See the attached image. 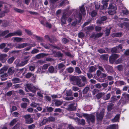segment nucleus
Returning <instances> with one entry per match:
<instances>
[{
	"mask_svg": "<svg viewBox=\"0 0 129 129\" xmlns=\"http://www.w3.org/2000/svg\"><path fill=\"white\" fill-rule=\"evenodd\" d=\"M71 80L72 81V84L77 85L79 87H82L85 85V83H82L81 80L79 78L73 77L71 78Z\"/></svg>",
	"mask_w": 129,
	"mask_h": 129,
	"instance_id": "obj_1",
	"label": "nucleus"
},
{
	"mask_svg": "<svg viewBox=\"0 0 129 129\" xmlns=\"http://www.w3.org/2000/svg\"><path fill=\"white\" fill-rule=\"evenodd\" d=\"M83 116L87 119L88 122H94L95 121V116L92 114L88 115L87 114H83Z\"/></svg>",
	"mask_w": 129,
	"mask_h": 129,
	"instance_id": "obj_2",
	"label": "nucleus"
},
{
	"mask_svg": "<svg viewBox=\"0 0 129 129\" xmlns=\"http://www.w3.org/2000/svg\"><path fill=\"white\" fill-rule=\"evenodd\" d=\"M22 35V32L20 30H18L13 33H10L5 36V38H7L9 37L18 35L19 36H21Z\"/></svg>",
	"mask_w": 129,
	"mask_h": 129,
	"instance_id": "obj_3",
	"label": "nucleus"
},
{
	"mask_svg": "<svg viewBox=\"0 0 129 129\" xmlns=\"http://www.w3.org/2000/svg\"><path fill=\"white\" fill-rule=\"evenodd\" d=\"M27 88L32 92L35 93L36 90H38V87H35L33 85L30 84H28L26 85Z\"/></svg>",
	"mask_w": 129,
	"mask_h": 129,
	"instance_id": "obj_4",
	"label": "nucleus"
},
{
	"mask_svg": "<svg viewBox=\"0 0 129 129\" xmlns=\"http://www.w3.org/2000/svg\"><path fill=\"white\" fill-rule=\"evenodd\" d=\"M80 12L81 13V14L79 11V14L78 15V18L79 19V20H81L82 18V15H85V10L84 6H82L80 7Z\"/></svg>",
	"mask_w": 129,
	"mask_h": 129,
	"instance_id": "obj_5",
	"label": "nucleus"
},
{
	"mask_svg": "<svg viewBox=\"0 0 129 129\" xmlns=\"http://www.w3.org/2000/svg\"><path fill=\"white\" fill-rule=\"evenodd\" d=\"M24 117L25 119V122L26 123L30 124L33 122V119L31 117V116L30 115H24Z\"/></svg>",
	"mask_w": 129,
	"mask_h": 129,
	"instance_id": "obj_6",
	"label": "nucleus"
},
{
	"mask_svg": "<svg viewBox=\"0 0 129 129\" xmlns=\"http://www.w3.org/2000/svg\"><path fill=\"white\" fill-rule=\"evenodd\" d=\"M104 111L105 110L103 109L100 113H98L97 112L96 113V117L97 120L101 121L102 120L104 115Z\"/></svg>",
	"mask_w": 129,
	"mask_h": 129,
	"instance_id": "obj_7",
	"label": "nucleus"
},
{
	"mask_svg": "<svg viewBox=\"0 0 129 129\" xmlns=\"http://www.w3.org/2000/svg\"><path fill=\"white\" fill-rule=\"evenodd\" d=\"M122 45H120L118 46L113 48L112 50V52L113 53H118L120 51H122Z\"/></svg>",
	"mask_w": 129,
	"mask_h": 129,
	"instance_id": "obj_8",
	"label": "nucleus"
},
{
	"mask_svg": "<svg viewBox=\"0 0 129 129\" xmlns=\"http://www.w3.org/2000/svg\"><path fill=\"white\" fill-rule=\"evenodd\" d=\"M68 21L69 23L71 21H72L71 25L73 26H75L77 22V19L75 18L74 16V18H73V16H71L68 19Z\"/></svg>",
	"mask_w": 129,
	"mask_h": 129,
	"instance_id": "obj_9",
	"label": "nucleus"
},
{
	"mask_svg": "<svg viewBox=\"0 0 129 129\" xmlns=\"http://www.w3.org/2000/svg\"><path fill=\"white\" fill-rule=\"evenodd\" d=\"M7 54H1L0 55V61L3 63L5 62L7 60Z\"/></svg>",
	"mask_w": 129,
	"mask_h": 129,
	"instance_id": "obj_10",
	"label": "nucleus"
},
{
	"mask_svg": "<svg viewBox=\"0 0 129 129\" xmlns=\"http://www.w3.org/2000/svg\"><path fill=\"white\" fill-rule=\"evenodd\" d=\"M104 67L108 73H112L113 71L112 68L111 66L106 64L104 66Z\"/></svg>",
	"mask_w": 129,
	"mask_h": 129,
	"instance_id": "obj_11",
	"label": "nucleus"
},
{
	"mask_svg": "<svg viewBox=\"0 0 129 129\" xmlns=\"http://www.w3.org/2000/svg\"><path fill=\"white\" fill-rule=\"evenodd\" d=\"M68 17V16L65 13L63 14L62 17L61 18V21L63 23H66V20Z\"/></svg>",
	"mask_w": 129,
	"mask_h": 129,
	"instance_id": "obj_12",
	"label": "nucleus"
},
{
	"mask_svg": "<svg viewBox=\"0 0 129 129\" xmlns=\"http://www.w3.org/2000/svg\"><path fill=\"white\" fill-rule=\"evenodd\" d=\"M13 41L14 42H22L23 39L22 38L16 37L12 38Z\"/></svg>",
	"mask_w": 129,
	"mask_h": 129,
	"instance_id": "obj_13",
	"label": "nucleus"
},
{
	"mask_svg": "<svg viewBox=\"0 0 129 129\" xmlns=\"http://www.w3.org/2000/svg\"><path fill=\"white\" fill-rule=\"evenodd\" d=\"M28 45V44L26 43H23L18 44L16 46V47L18 48H24Z\"/></svg>",
	"mask_w": 129,
	"mask_h": 129,
	"instance_id": "obj_14",
	"label": "nucleus"
},
{
	"mask_svg": "<svg viewBox=\"0 0 129 129\" xmlns=\"http://www.w3.org/2000/svg\"><path fill=\"white\" fill-rule=\"evenodd\" d=\"M106 19V17L105 16L102 17L101 18L100 20H98L97 21L96 23L101 24L103 23V21L105 20Z\"/></svg>",
	"mask_w": 129,
	"mask_h": 129,
	"instance_id": "obj_15",
	"label": "nucleus"
},
{
	"mask_svg": "<svg viewBox=\"0 0 129 129\" xmlns=\"http://www.w3.org/2000/svg\"><path fill=\"white\" fill-rule=\"evenodd\" d=\"M8 68V66H5L1 68L0 70V74H2L6 71Z\"/></svg>",
	"mask_w": 129,
	"mask_h": 129,
	"instance_id": "obj_16",
	"label": "nucleus"
},
{
	"mask_svg": "<svg viewBox=\"0 0 129 129\" xmlns=\"http://www.w3.org/2000/svg\"><path fill=\"white\" fill-rule=\"evenodd\" d=\"M118 128L117 124H113L108 126L107 129H116Z\"/></svg>",
	"mask_w": 129,
	"mask_h": 129,
	"instance_id": "obj_17",
	"label": "nucleus"
},
{
	"mask_svg": "<svg viewBox=\"0 0 129 129\" xmlns=\"http://www.w3.org/2000/svg\"><path fill=\"white\" fill-rule=\"evenodd\" d=\"M28 61V60H26L24 61H22L20 63L16 64V67H17L18 66H23L26 64L27 63Z\"/></svg>",
	"mask_w": 129,
	"mask_h": 129,
	"instance_id": "obj_18",
	"label": "nucleus"
},
{
	"mask_svg": "<svg viewBox=\"0 0 129 129\" xmlns=\"http://www.w3.org/2000/svg\"><path fill=\"white\" fill-rule=\"evenodd\" d=\"M54 101L55 105L57 106L61 105L62 103V101L59 100H55Z\"/></svg>",
	"mask_w": 129,
	"mask_h": 129,
	"instance_id": "obj_19",
	"label": "nucleus"
},
{
	"mask_svg": "<svg viewBox=\"0 0 129 129\" xmlns=\"http://www.w3.org/2000/svg\"><path fill=\"white\" fill-rule=\"evenodd\" d=\"M46 56V54L42 53L38 54V55H36V57L37 58L39 59Z\"/></svg>",
	"mask_w": 129,
	"mask_h": 129,
	"instance_id": "obj_20",
	"label": "nucleus"
},
{
	"mask_svg": "<svg viewBox=\"0 0 129 129\" xmlns=\"http://www.w3.org/2000/svg\"><path fill=\"white\" fill-rule=\"evenodd\" d=\"M119 115H117L112 120V121L113 122L118 121L119 120Z\"/></svg>",
	"mask_w": 129,
	"mask_h": 129,
	"instance_id": "obj_21",
	"label": "nucleus"
},
{
	"mask_svg": "<svg viewBox=\"0 0 129 129\" xmlns=\"http://www.w3.org/2000/svg\"><path fill=\"white\" fill-rule=\"evenodd\" d=\"M96 69V68L95 67L91 66L89 68V71L90 72H92L95 71Z\"/></svg>",
	"mask_w": 129,
	"mask_h": 129,
	"instance_id": "obj_22",
	"label": "nucleus"
},
{
	"mask_svg": "<svg viewBox=\"0 0 129 129\" xmlns=\"http://www.w3.org/2000/svg\"><path fill=\"white\" fill-rule=\"evenodd\" d=\"M12 82L14 83H18L20 81V80L18 78H15L12 80Z\"/></svg>",
	"mask_w": 129,
	"mask_h": 129,
	"instance_id": "obj_23",
	"label": "nucleus"
},
{
	"mask_svg": "<svg viewBox=\"0 0 129 129\" xmlns=\"http://www.w3.org/2000/svg\"><path fill=\"white\" fill-rule=\"evenodd\" d=\"M104 94V93L100 92L97 94L96 95V96L98 99H99L101 98Z\"/></svg>",
	"mask_w": 129,
	"mask_h": 129,
	"instance_id": "obj_24",
	"label": "nucleus"
},
{
	"mask_svg": "<svg viewBox=\"0 0 129 129\" xmlns=\"http://www.w3.org/2000/svg\"><path fill=\"white\" fill-rule=\"evenodd\" d=\"M122 34L121 33H114L112 34V36L114 37H120L122 36Z\"/></svg>",
	"mask_w": 129,
	"mask_h": 129,
	"instance_id": "obj_25",
	"label": "nucleus"
},
{
	"mask_svg": "<svg viewBox=\"0 0 129 129\" xmlns=\"http://www.w3.org/2000/svg\"><path fill=\"white\" fill-rule=\"evenodd\" d=\"M14 72V69L13 68H9L8 70V73L9 75H12Z\"/></svg>",
	"mask_w": 129,
	"mask_h": 129,
	"instance_id": "obj_26",
	"label": "nucleus"
},
{
	"mask_svg": "<svg viewBox=\"0 0 129 129\" xmlns=\"http://www.w3.org/2000/svg\"><path fill=\"white\" fill-rule=\"evenodd\" d=\"M9 11V10L8 9H6L4 11L2 12V14L0 15V17H2L4 16V14L7 13Z\"/></svg>",
	"mask_w": 129,
	"mask_h": 129,
	"instance_id": "obj_27",
	"label": "nucleus"
},
{
	"mask_svg": "<svg viewBox=\"0 0 129 129\" xmlns=\"http://www.w3.org/2000/svg\"><path fill=\"white\" fill-rule=\"evenodd\" d=\"M72 92L71 90L69 89L66 91V95L67 96H70L71 95Z\"/></svg>",
	"mask_w": 129,
	"mask_h": 129,
	"instance_id": "obj_28",
	"label": "nucleus"
},
{
	"mask_svg": "<svg viewBox=\"0 0 129 129\" xmlns=\"http://www.w3.org/2000/svg\"><path fill=\"white\" fill-rule=\"evenodd\" d=\"M50 65V64H44L42 67V70H46L47 69L48 67Z\"/></svg>",
	"mask_w": 129,
	"mask_h": 129,
	"instance_id": "obj_29",
	"label": "nucleus"
},
{
	"mask_svg": "<svg viewBox=\"0 0 129 129\" xmlns=\"http://www.w3.org/2000/svg\"><path fill=\"white\" fill-rule=\"evenodd\" d=\"M48 122V121L47 118H44L41 123V125H42L46 124Z\"/></svg>",
	"mask_w": 129,
	"mask_h": 129,
	"instance_id": "obj_30",
	"label": "nucleus"
},
{
	"mask_svg": "<svg viewBox=\"0 0 129 129\" xmlns=\"http://www.w3.org/2000/svg\"><path fill=\"white\" fill-rule=\"evenodd\" d=\"M54 68L52 66L50 67L48 69L49 72L50 73H53L54 72Z\"/></svg>",
	"mask_w": 129,
	"mask_h": 129,
	"instance_id": "obj_31",
	"label": "nucleus"
},
{
	"mask_svg": "<svg viewBox=\"0 0 129 129\" xmlns=\"http://www.w3.org/2000/svg\"><path fill=\"white\" fill-rule=\"evenodd\" d=\"M116 13V11L115 10H110L108 11V14L110 15H112L115 14Z\"/></svg>",
	"mask_w": 129,
	"mask_h": 129,
	"instance_id": "obj_32",
	"label": "nucleus"
},
{
	"mask_svg": "<svg viewBox=\"0 0 129 129\" xmlns=\"http://www.w3.org/2000/svg\"><path fill=\"white\" fill-rule=\"evenodd\" d=\"M14 59V57H12L8 59L7 61L8 63L10 64L11 63L13 62Z\"/></svg>",
	"mask_w": 129,
	"mask_h": 129,
	"instance_id": "obj_33",
	"label": "nucleus"
},
{
	"mask_svg": "<svg viewBox=\"0 0 129 129\" xmlns=\"http://www.w3.org/2000/svg\"><path fill=\"white\" fill-rule=\"evenodd\" d=\"M48 122L54 121L55 120V118L53 117H50L47 118Z\"/></svg>",
	"mask_w": 129,
	"mask_h": 129,
	"instance_id": "obj_34",
	"label": "nucleus"
},
{
	"mask_svg": "<svg viewBox=\"0 0 129 129\" xmlns=\"http://www.w3.org/2000/svg\"><path fill=\"white\" fill-rule=\"evenodd\" d=\"M109 0H103L102 1V3L104 4L103 6H106V7L107 6L108 4L107 3Z\"/></svg>",
	"mask_w": 129,
	"mask_h": 129,
	"instance_id": "obj_35",
	"label": "nucleus"
},
{
	"mask_svg": "<svg viewBox=\"0 0 129 129\" xmlns=\"http://www.w3.org/2000/svg\"><path fill=\"white\" fill-rule=\"evenodd\" d=\"M66 70L69 73H71L73 72L74 70L73 68L71 67H70L67 68Z\"/></svg>",
	"mask_w": 129,
	"mask_h": 129,
	"instance_id": "obj_36",
	"label": "nucleus"
},
{
	"mask_svg": "<svg viewBox=\"0 0 129 129\" xmlns=\"http://www.w3.org/2000/svg\"><path fill=\"white\" fill-rule=\"evenodd\" d=\"M75 71L77 73L80 74L82 73L81 71L80 70V69L78 67H76L75 68Z\"/></svg>",
	"mask_w": 129,
	"mask_h": 129,
	"instance_id": "obj_37",
	"label": "nucleus"
},
{
	"mask_svg": "<svg viewBox=\"0 0 129 129\" xmlns=\"http://www.w3.org/2000/svg\"><path fill=\"white\" fill-rule=\"evenodd\" d=\"M17 121V120L16 119H14L11 122L10 124V125L13 126L15 124Z\"/></svg>",
	"mask_w": 129,
	"mask_h": 129,
	"instance_id": "obj_38",
	"label": "nucleus"
},
{
	"mask_svg": "<svg viewBox=\"0 0 129 129\" xmlns=\"http://www.w3.org/2000/svg\"><path fill=\"white\" fill-rule=\"evenodd\" d=\"M9 32V31L8 30H6L3 31L2 33L0 35V37L1 36H5L6 34Z\"/></svg>",
	"mask_w": 129,
	"mask_h": 129,
	"instance_id": "obj_39",
	"label": "nucleus"
},
{
	"mask_svg": "<svg viewBox=\"0 0 129 129\" xmlns=\"http://www.w3.org/2000/svg\"><path fill=\"white\" fill-rule=\"evenodd\" d=\"M39 50L37 49H34L31 51V53L33 54H36L39 52Z\"/></svg>",
	"mask_w": 129,
	"mask_h": 129,
	"instance_id": "obj_40",
	"label": "nucleus"
},
{
	"mask_svg": "<svg viewBox=\"0 0 129 129\" xmlns=\"http://www.w3.org/2000/svg\"><path fill=\"white\" fill-rule=\"evenodd\" d=\"M114 105L113 104H109L108 106V110L109 111H110L112 109Z\"/></svg>",
	"mask_w": 129,
	"mask_h": 129,
	"instance_id": "obj_41",
	"label": "nucleus"
},
{
	"mask_svg": "<svg viewBox=\"0 0 129 129\" xmlns=\"http://www.w3.org/2000/svg\"><path fill=\"white\" fill-rule=\"evenodd\" d=\"M111 95L110 93L107 94L106 96L104 98V99L105 100H108L110 98Z\"/></svg>",
	"mask_w": 129,
	"mask_h": 129,
	"instance_id": "obj_42",
	"label": "nucleus"
},
{
	"mask_svg": "<svg viewBox=\"0 0 129 129\" xmlns=\"http://www.w3.org/2000/svg\"><path fill=\"white\" fill-rule=\"evenodd\" d=\"M27 106V104L26 103H22L21 104V107L23 108H25Z\"/></svg>",
	"mask_w": 129,
	"mask_h": 129,
	"instance_id": "obj_43",
	"label": "nucleus"
},
{
	"mask_svg": "<svg viewBox=\"0 0 129 129\" xmlns=\"http://www.w3.org/2000/svg\"><path fill=\"white\" fill-rule=\"evenodd\" d=\"M58 68L60 69L63 68L64 67V65L62 63H60L57 65Z\"/></svg>",
	"mask_w": 129,
	"mask_h": 129,
	"instance_id": "obj_44",
	"label": "nucleus"
},
{
	"mask_svg": "<svg viewBox=\"0 0 129 129\" xmlns=\"http://www.w3.org/2000/svg\"><path fill=\"white\" fill-rule=\"evenodd\" d=\"M94 86L97 88L100 89L102 87L101 85L99 83H98L94 85Z\"/></svg>",
	"mask_w": 129,
	"mask_h": 129,
	"instance_id": "obj_45",
	"label": "nucleus"
},
{
	"mask_svg": "<svg viewBox=\"0 0 129 129\" xmlns=\"http://www.w3.org/2000/svg\"><path fill=\"white\" fill-rule=\"evenodd\" d=\"M37 64H38V65H42L44 63H45V62L44 61L41 60H39L37 62Z\"/></svg>",
	"mask_w": 129,
	"mask_h": 129,
	"instance_id": "obj_46",
	"label": "nucleus"
},
{
	"mask_svg": "<svg viewBox=\"0 0 129 129\" xmlns=\"http://www.w3.org/2000/svg\"><path fill=\"white\" fill-rule=\"evenodd\" d=\"M89 90V87H86L83 90V93H87Z\"/></svg>",
	"mask_w": 129,
	"mask_h": 129,
	"instance_id": "obj_47",
	"label": "nucleus"
},
{
	"mask_svg": "<svg viewBox=\"0 0 129 129\" xmlns=\"http://www.w3.org/2000/svg\"><path fill=\"white\" fill-rule=\"evenodd\" d=\"M117 99L115 96H113L111 98V101L113 102H116Z\"/></svg>",
	"mask_w": 129,
	"mask_h": 129,
	"instance_id": "obj_48",
	"label": "nucleus"
},
{
	"mask_svg": "<svg viewBox=\"0 0 129 129\" xmlns=\"http://www.w3.org/2000/svg\"><path fill=\"white\" fill-rule=\"evenodd\" d=\"M103 33H100L97 34L95 35V37L96 38H99L101 37L103 35Z\"/></svg>",
	"mask_w": 129,
	"mask_h": 129,
	"instance_id": "obj_49",
	"label": "nucleus"
},
{
	"mask_svg": "<svg viewBox=\"0 0 129 129\" xmlns=\"http://www.w3.org/2000/svg\"><path fill=\"white\" fill-rule=\"evenodd\" d=\"M95 8L96 9H98L100 7V5L97 2L95 3Z\"/></svg>",
	"mask_w": 129,
	"mask_h": 129,
	"instance_id": "obj_50",
	"label": "nucleus"
},
{
	"mask_svg": "<svg viewBox=\"0 0 129 129\" xmlns=\"http://www.w3.org/2000/svg\"><path fill=\"white\" fill-rule=\"evenodd\" d=\"M127 93H124L122 94V96L121 97V99H127Z\"/></svg>",
	"mask_w": 129,
	"mask_h": 129,
	"instance_id": "obj_51",
	"label": "nucleus"
},
{
	"mask_svg": "<svg viewBox=\"0 0 129 129\" xmlns=\"http://www.w3.org/2000/svg\"><path fill=\"white\" fill-rule=\"evenodd\" d=\"M82 114L81 112H80L79 111L78 112V113H76V115L78 117H81L83 116V114Z\"/></svg>",
	"mask_w": 129,
	"mask_h": 129,
	"instance_id": "obj_52",
	"label": "nucleus"
},
{
	"mask_svg": "<svg viewBox=\"0 0 129 129\" xmlns=\"http://www.w3.org/2000/svg\"><path fill=\"white\" fill-rule=\"evenodd\" d=\"M35 127V126L34 124H32L31 125L28 126V129H33Z\"/></svg>",
	"mask_w": 129,
	"mask_h": 129,
	"instance_id": "obj_53",
	"label": "nucleus"
},
{
	"mask_svg": "<svg viewBox=\"0 0 129 129\" xmlns=\"http://www.w3.org/2000/svg\"><path fill=\"white\" fill-rule=\"evenodd\" d=\"M96 14V12L95 11H92L91 13V15L92 17L95 16Z\"/></svg>",
	"mask_w": 129,
	"mask_h": 129,
	"instance_id": "obj_54",
	"label": "nucleus"
},
{
	"mask_svg": "<svg viewBox=\"0 0 129 129\" xmlns=\"http://www.w3.org/2000/svg\"><path fill=\"white\" fill-rule=\"evenodd\" d=\"M98 92V90L96 89H93V90L92 91V94L93 95H95Z\"/></svg>",
	"mask_w": 129,
	"mask_h": 129,
	"instance_id": "obj_55",
	"label": "nucleus"
},
{
	"mask_svg": "<svg viewBox=\"0 0 129 129\" xmlns=\"http://www.w3.org/2000/svg\"><path fill=\"white\" fill-rule=\"evenodd\" d=\"M94 26L92 25L91 26H88L87 27V29L88 30H92L94 29Z\"/></svg>",
	"mask_w": 129,
	"mask_h": 129,
	"instance_id": "obj_56",
	"label": "nucleus"
},
{
	"mask_svg": "<svg viewBox=\"0 0 129 129\" xmlns=\"http://www.w3.org/2000/svg\"><path fill=\"white\" fill-rule=\"evenodd\" d=\"M115 60L114 59V57H113L112 55L111 56L109 57V61L111 62H113Z\"/></svg>",
	"mask_w": 129,
	"mask_h": 129,
	"instance_id": "obj_57",
	"label": "nucleus"
},
{
	"mask_svg": "<svg viewBox=\"0 0 129 129\" xmlns=\"http://www.w3.org/2000/svg\"><path fill=\"white\" fill-rule=\"evenodd\" d=\"M79 77L81 78L82 81L84 82L86 81V78L85 77L83 76H80Z\"/></svg>",
	"mask_w": 129,
	"mask_h": 129,
	"instance_id": "obj_58",
	"label": "nucleus"
},
{
	"mask_svg": "<svg viewBox=\"0 0 129 129\" xmlns=\"http://www.w3.org/2000/svg\"><path fill=\"white\" fill-rule=\"evenodd\" d=\"M25 31L26 33L28 34L31 35L32 34V33L29 30H27V29H25Z\"/></svg>",
	"mask_w": 129,
	"mask_h": 129,
	"instance_id": "obj_59",
	"label": "nucleus"
},
{
	"mask_svg": "<svg viewBox=\"0 0 129 129\" xmlns=\"http://www.w3.org/2000/svg\"><path fill=\"white\" fill-rule=\"evenodd\" d=\"M6 46V44L5 43H2L0 45V48L3 49Z\"/></svg>",
	"mask_w": 129,
	"mask_h": 129,
	"instance_id": "obj_60",
	"label": "nucleus"
},
{
	"mask_svg": "<svg viewBox=\"0 0 129 129\" xmlns=\"http://www.w3.org/2000/svg\"><path fill=\"white\" fill-rule=\"evenodd\" d=\"M35 67L34 66H31L29 67V69L31 71H33L35 69Z\"/></svg>",
	"mask_w": 129,
	"mask_h": 129,
	"instance_id": "obj_61",
	"label": "nucleus"
},
{
	"mask_svg": "<svg viewBox=\"0 0 129 129\" xmlns=\"http://www.w3.org/2000/svg\"><path fill=\"white\" fill-rule=\"evenodd\" d=\"M32 75L30 73H28L26 75V77L27 78H29Z\"/></svg>",
	"mask_w": 129,
	"mask_h": 129,
	"instance_id": "obj_62",
	"label": "nucleus"
},
{
	"mask_svg": "<svg viewBox=\"0 0 129 129\" xmlns=\"http://www.w3.org/2000/svg\"><path fill=\"white\" fill-rule=\"evenodd\" d=\"M68 41V40L66 38H63L62 40V42L64 44H66Z\"/></svg>",
	"mask_w": 129,
	"mask_h": 129,
	"instance_id": "obj_63",
	"label": "nucleus"
},
{
	"mask_svg": "<svg viewBox=\"0 0 129 129\" xmlns=\"http://www.w3.org/2000/svg\"><path fill=\"white\" fill-rule=\"evenodd\" d=\"M37 72L38 73H42V71L41 68H40L38 69Z\"/></svg>",
	"mask_w": 129,
	"mask_h": 129,
	"instance_id": "obj_64",
	"label": "nucleus"
}]
</instances>
